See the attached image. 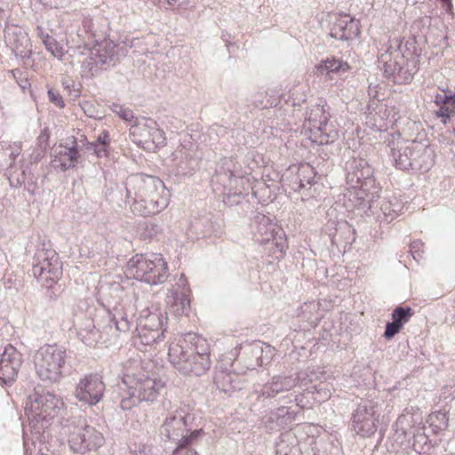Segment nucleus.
<instances>
[{"instance_id": "1", "label": "nucleus", "mask_w": 455, "mask_h": 455, "mask_svg": "<svg viewBox=\"0 0 455 455\" xmlns=\"http://www.w3.org/2000/svg\"><path fill=\"white\" fill-rule=\"evenodd\" d=\"M126 205L134 214L148 216L165 209L169 192L163 180L141 173L129 175L124 182Z\"/></svg>"}, {"instance_id": "2", "label": "nucleus", "mask_w": 455, "mask_h": 455, "mask_svg": "<svg viewBox=\"0 0 455 455\" xmlns=\"http://www.w3.org/2000/svg\"><path fill=\"white\" fill-rule=\"evenodd\" d=\"M171 364L182 375L199 377L211 367L207 340L195 332H188L169 345Z\"/></svg>"}, {"instance_id": "3", "label": "nucleus", "mask_w": 455, "mask_h": 455, "mask_svg": "<svg viewBox=\"0 0 455 455\" xmlns=\"http://www.w3.org/2000/svg\"><path fill=\"white\" fill-rule=\"evenodd\" d=\"M122 383L127 389V396L120 401V408L128 411L140 403H156L165 389L166 383L161 378L147 371L141 362L130 360L123 369Z\"/></svg>"}, {"instance_id": "4", "label": "nucleus", "mask_w": 455, "mask_h": 455, "mask_svg": "<svg viewBox=\"0 0 455 455\" xmlns=\"http://www.w3.org/2000/svg\"><path fill=\"white\" fill-rule=\"evenodd\" d=\"M203 433V428L198 427L196 424L194 409L186 403L171 409L160 427L162 438L177 444L172 455H176L182 449L194 444Z\"/></svg>"}, {"instance_id": "5", "label": "nucleus", "mask_w": 455, "mask_h": 455, "mask_svg": "<svg viewBox=\"0 0 455 455\" xmlns=\"http://www.w3.org/2000/svg\"><path fill=\"white\" fill-rule=\"evenodd\" d=\"M60 435L67 439L70 450L78 454L97 451L105 443L102 433L89 425L83 417H74L61 422Z\"/></svg>"}, {"instance_id": "6", "label": "nucleus", "mask_w": 455, "mask_h": 455, "mask_svg": "<svg viewBox=\"0 0 455 455\" xmlns=\"http://www.w3.org/2000/svg\"><path fill=\"white\" fill-rule=\"evenodd\" d=\"M391 156L395 167L403 171L427 172L435 163L434 149L427 141L397 143L391 148Z\"/></svg>"}, {"instance_id": "7", "label": "nucleus", "mask_w": 455, "mask_h": 455, "mask_svg": "<svg viewBox=\"0 0 455 455\" xmlns=\"http://www.w3.org/2000/svg\"><path fill=\"white\" fill-rule=\"evenodd\" d=\"M67 411L68 407L62 398L44 390H34L28 396L25 406V413L30 423L41 422L42 428H44V422L47 423L55 418H64Z\"/></svg>"}, {"instance_id": "8", "label": "nucleus", "mask_w": 455, "mask_h": 455, "mask_svg": "<svg viewBox=\"0 0 455 455\" xmlns=\"http://www.w3.org/2000/svg\"><path fill=\"white\" fill-rule=\"evenodd\" d=\"M127 274L150 285H157L168 277V264L160 253L136 254L126 265Z\"/></svg>"}, {"instance_id": "9", "label": "nucleus", "mask_w": 455, "mask_h": 455, "mask_svg": "<svg viewBox=\"0 0 455 455\" xmlns=\"http://www.w3.org/2000/svg\"><path fill=\"white\" fill-rule=\"evenodd\" d=\"M66 348L59 345H45L35 355V368L39 379L50 384L60 382L66 365Z\"/></svg>"}, {"instance_id": "10", "label": "nucleus", "mask_w": 455, "mask_h": 455, "mask_svg": "<svg viewBox=\"0 0 455 455\" xmlns=\"http://www.w3.org/2000/svg\"><path fill=\"white\" fill-rule=\"evenodd\" d=\"M347 184L359 188L358 198L375 207V197H379L381 188L375 184L373 170L363 159H354L347 164Z\"/></svg>"}, {"instance_id": "11", "label": "nucleus", "mask_w": 455, "mask_h": 455, "mask_svg": "<svg viewBox=\"0 0 455 455\" xmlns=\"http://www.w3.org/2000/svg\"><path fill=\"white\" fill-rule=\"evenodd\" d=\"M32 274L45 288H52L62 275V265L57 252L42 244L33 259Z\"/></svg>"}, {"instance_id": "12", "label": "nucleus", "mask_w": 455, "mask_h": 455, "mask_svg": "<svg viewBox=\"0 0 455 455\" xmlns=\"http://www.w3.org/2000/svg\"><path fill=\"white\" fill-rule=\"evenodd\" d=\"M324 101L320 100L318 103L308 108L306 114L305 122L313 140L320 145L333 143L339 137L338 132L329 124V108H325Z\"/></svg>"}, {"instance_id": "13", "label": "nucleus", "mask_w": 455, "mask_h": 455, "mask_svg": "<svg viewBox=\"0 0 455 455\" xmlns=\"http://www.w3.org/2000/svg\"><path fill=\"white\" fill-rule=\"evenodd\" d=\"M389 46L379 57V62L383 65L386 76L396 84H408L415 71L404 67V60L401 55L402 42L398 38L389 41Z\"/></svg>"}, {"instance_id": "14", "label": "nucleus", "mask_w": 455, "mask_h": 455, "mask_svg": "<svg viewBox=\"0 0 455 455\" xmlns=\"http://www.w3.org/2000/svg\"><path fill=\"white\" fill-rule=\"evenodd\" d=\"M132 141L144 148H152L164 146L165 136L157 123L148 117H136L129 130Z\"/></svg>"}, {"instance_id": "15", "label": "nucleus", "mask_w": 455, "mask_h": 455, "mask_svg": "<svg viewBox=\"0 0 455 455\" xmlns=\"http://www.w3.org/2000/svg\"><path fill=\"white\" fill-rule=\"evenodd\" d=\"M106 385L98 374H87L79 379L74 389L75 398L90 407L98 404L103 398Z\"/></svg>"}, {"instance_id": "16", "label": "nucleus", "mask_w": 455, "mask_h": 455, "mask_svg": "<svg viewBox=\"0 0 455 455\" xmlns=\"http://www.w3.org/2000/svg\"><path fill=\"white\" fill-rule=\"evenodd\" d=\"M376 405L371 401L360 403L353 414V427L355 431L362 436H371L377 430Z\"/></svg>"}, {"instance_id": "17", "label": "nucleus", "mask_w": 455, "mask_h": 455, "mask_svg": "<svg viewBox=\"0 0 455 455\" xmlns=\"http://www.w3.org/2000/svg\"><path fill=\"white\" fill-rule=\"evenodd\" d=\"M256 221L258 226L254 233V238L259 244L275 240L276 248L279 247L282 250L283 247H288L285 232L280 226L265 215L257 216Z\"/></svg>"}, {"instance_id": "18", "label": "nucleus", "mask_w": 455, "mask_h": 455, "mask_svg": "<svg viewBox=\"0 0 455 455\" xmlns=\"http://www.w3.org/2000/svg\"><path fill=\"white\" fill-rule=\"evenodd\" d=\"M82 155L80 153L77 141L73 139L70 145L60 143L54 147L52 151V164L55 169L66 172L75 168L81 162Z\"/></svg>"}, {"instance_id": "19", "label": "nucleus", "mask_w": 455, "mask_h": 455, "mask_svg": "<svg viewBox=\"0 0 455 455\" xmlns=\"http://www.w3.org/2000/svg\"><path fill=\"white\" fill-rule=\"evenodd\" d=\"M4 38L16 58L23 60L30 58L32 53L30 39L22 28L7 24L4 28Z\"/></svg>"}, {"instance_id": "20", "label": "nucleus", "mask_w": 455, "mask_h": 455, "mask_svg": "<svg viewBox=\"0 0 455 455\" xmlns=\"http://www.w3.org/2000/svg\"><path fill=\"white\" fill-rule=\"evenodd\" d=\"M306 372H299L297 377L274 376L270 382L264 385L261 394L266 397H275L281 392L289 391L296 386L306 387L312 379H307Z\"/></svg>"}, {"instance_id": "21", "label": "nucleus", "mask_w": 455, "mask_h": 455, "mask_svg": "<svg viewBox=\"0 0 455 455\" xmlns=\"http://www.w3.org/2000/svg\"><path fill=\"white\" fill-rule=\"evenodd\" d=\"M21 354L10 346L4 348L0 358V381L10 386L16 379L21 366Z\"/></svg>"}, {"instance_id": "22", "label": "nucleus", "mask_w": 455, "mask_h": 455, "mask_svg": "<svg viewBox=\"0 0 455 455\" xmlns=\"http://www.w3.org/2000/svg\"><path fill=\"white\" fill-rule=\"evenodd\" d=\"M173 174L178 178L191 175L197 168L198 162L184 146H180L171 155Z\"/></svg>"}, {"instance_id": "23", "label": "nucleus", "mask_w": 455, "mask_h": 455, "mask_svg": "<svg viewBox=\"0 0 455 455\" xmlns=\"http://www.w3.org/2000/svg\"><path fill=\"white\" fill-rule=\"evenodd\" d=\"M95 55L100 58V62L104 63L106 68L115 66L122 58L127 54L126 46L115 44L111 40H104L93 46Z\"/></svg>"}, {"instance_id": "24", "label": "nucleus", "mask_w": 455, "mask_h": 455, "mask_svg": "<svg viewBox=\"0 0 455 455\" xmlns=\"http://www.w3.org/2000/svg\"><path fill=\"white\" fill-rule=\"evenodd\" d=\"M135 313V306L131 302L115 306L111 321L114 323L116 331L124 333L129 332L136 325Z\"/></svg>"}, {"instance_id": "25", "label": "nucleus", "mask_w": 455, "mask_h": 455, "mask_svg": "<svg viewBox=\"0 0 455 455\" xmlns=\"http://www.w3.org/2000/svg\"><path fill=\"white\" fill-rule=\"evenodd\" d=\"M360 34L359 21L347 15L337 18L332 23L330 36L341 41H348L357 37Z\"/></svg>"}, {"instance_id": "26", "label": "nucleus", "mask_w": 455, "mask_h": 455, "mask_svg": "<svg viewBox=\"0 0 455 455\" xmlns=\"http://www.w3.org/2000/svg\"><path fill=\"white\" fill-rule=\"evenodd\" d=\"M77 337L88 347H95L99 344L107 345L109 339L104 332L95 328L92 319L85 318L77 324Z\"/></svg>"}, {"instance_id": "27", "label": "nucleus", "mask_w": 455, "mask_h": 455, "mask_svg": "<svg viewBox=\"0 0 455 455\" xmlns=\"http://www.w3.org/2000/svg\"><path fill=\"white\" fill-rule=\"evenodd\" d=\"M190 288L183 291L171 289L166 295V304L171 314L176 316L188 315L190 312Z\"/></svg>"}, {"instance_id": "28", "label": "nucleus", "mask_w": 455, "mask_h": 455, "mask_svg": "<svg viewBox=\"0 0 455 455\" xmlns=\"http://www.w3.org/2000/svg\"><path fill=\"white\" fill-rule=\"evenodd\" d=\"M414 315V311L411 307H396L392 312V322H388L385 327L384 337L387 339L394 338L407 323L411 316Z\"/></svg>"}, {"instance_id": "29", "label": "nucleus", "mask_w": 455, "mask_h": 455, "mask_svg": "<svg viewBox=\"0 0 455 455\" xmlns=\"http://www.w3.org/2000/svg\"><path fill=\"white\" fill-rule=\"evenodd\" d=\"M240 349L243 347H239ZM244 352L251 354L256 358V363H250L246 365L247 370H254L257 366L267 365L270 363L275 348L270 345H265L261 343L247 344L243 347Z\"/></svg>"}, {"instance_id": "30", "label": "nucleus", "mask_w": 455, "mask_h": 455, "mask_svg": "<svg viewBox=\"0 0 455 455\" xmlns=\"http://www.w3.org/2000/svg\"><path fill=\"white\" fill-rule=\"evenodd\" d=\"M375 207L371 208L370 204H367L369 210L372 213H377V210L379 209L387 222H391L403 209V203L395 196L380 198L379 196L375 197Z\"/></svg>"}, {"instance_id": "31", "label": "nucleus", "mask_w": 455, "mask_h": 455, "mask_svg": "<svg viewBox=\"0 0 455 455\" xmlns=\"http://www.w3.org/2000/svg\"><path fill=\"white\" fill-rule=\"evenodd\" d=\"M6 175L12 187L20 188L24 186L28 191H32L35 187L34 174L28 167L21 168L19 171L15 165L9 164Z\"/></svg>"}, {"instance_id": "32", "label": "nucleus", "mask_w": 455, "mask_h": 455, "mask_svg": "<svg viewBox=\"0 0 455 455\" xmlns=\"http://www.w3.org/2000/svg\"><path fill=\"white\" fill-rule=\"evenodd\" d=\"M251 187L245 176H235L229 170V203L239 204L249 195Z\"/></svg>"}, {"instance_id": "33", "label": "nucleus", "mask_w": 455, "mask_h": 455, "mask_svg": "<svg viewBox=\"0 0 455 455\" xmlns=\"http://www.w3.org/2000/svg\"><path fill=\"white\" fill-rule=\"evenodd\" d=\"M93 52V47L91 49L84 48L80 52V54L84 56V59L80 60L82 76L92 77L107 69L104 63L100 62V58Z\"/></svg>"}, {"instance_id": "34", "label": "nucleus", "mask_w": 455, "mask_h": 455, "mask_svg": "<svg viewBox=\"0 0 455 455\" xmlns=\"http://www.w3.org/2000/svg\"><path fill=\"white\" fill-rule=\"evenodd\" d=\"M166 319L167 317L159 308L147 307L140 311L136 323L142 324L143 328L148 327L151 330L156 329L164 332L166 329L164 327V324Z\"/></svg>"}, {"instance_id": "35", "label": "nucleus", "mask_w": 455, "mask_h": 455, "mask_svg": "<svg viewBox=\"0 0 455 455\" xmlns=\"http://www.w3.org/2000/svg\"><path fill=\"white\" fill-rule=\"evenodd\" d=\"M315 68L321 75H326L331 78L332 74L346 72L349 68V65L347 62L331 56L323 60L317 66H315Z\"/></svg>"}, {"instance_id": "36", "label": "nucleus", "mask_w": 455, "mask_h": 455, "mask_svg": "<svg viewBox=\"0 0 455 455\" xmlns=\"http://www.w3.org/2000/svg\"><path fill=\"white\" fill-rule=\"evenodd\" d=\"M135 332L137 333L133 336L135 342L137 339L140 344L145 346H150L155 343H158L162 341L164 338V331H158L156 329L143 328L142 324L137 323L135 325Z\"/></svg>"}, {"instance_id": "37", "label": "nucleus", "mask_w": 455, "mask_h": 455, "mask_svg": "<svg viewBox=\"0 0 455 455\" xmlns=\"http://www.w3.org/2000/svg\"><path fill=\"white\" fill-rule=\"evenodd\" d=\"M315 175L316 172L313 166L308 164H300L298 169V175L292 186V189L294 191H299L301 188L306 187V184H315Z\"/></svg>"}, {"instance_id": "38", "label": "nucleus", "mask_w": 455, "mask_h": 455, "mask_svg": "<svg viewBox=\"0 0 455 455\" xmlns=\"http://www.w3.org/2000/svg\"><path fill=\"white\" fill-rule=\"evenodd\" d=\"M420 54L421 50L418 47L416 37L414 36H410L405 41L404 45H402L401 48V55H403V60L405 61V59H411V61L416 65V63L419 61L418 58ZM415 68L416 66H414L411 69L416 72Z\"/></svg>"}, {"instance_id": "39", "label": "nucleus", "mask_w": 455, "mask_h": 455, "mask_svg": "<svg viewBox=\"0 0 455 455\" xmlns=\"http://www.w3.org/2000/svg\"><path fill=\"white\" fill-rule=\"evenodd\" d=\"M0 149L3 150V154L4 156H8L11 161L10 164H12L14 165L15 159L21 153V143L2 141L0 142Z\"/></svg>"}, {"instance_id": "40", "label": "nucleus", "mask_w": 455, "mask_h": 455, "mask_svg": "<svg viewBox=\"0 0 455 455\" xmlns=\"http://www.w3.org/2000/svg\"><path fill=\"white\" fill-rule=\"evenodd\" d=\"M44 45L46 50L50 52L53 57L58 60H62L66 52L64 47L52 36H49V34L45 35Z\"/></svg>"}, {"instance_id": "41", "label": "nucleus", "mask_w": 455, "mask_h": 455, "mask_svg": "<svg viewBox=\"0 0 455 455\" xmlns=\"http://www.w3.org/2000/svg\"><path fill=\"white\" fill-rule=\"evenodd\" d=\"M162 231V227L155 222V221H148L145 222L142 229L140 233V235L142 239H153L157 236Z\"/></svg>"}, {"instance_id": "42", "label": "nucleus", "mask_w": 455, "mask_h": 455, "mask_svg": "<svg viewBox=\"0 0 455 455\" xmlns=\"http://www.w3.org/2000/svg\"><path fill=\"white\" fill-rule=\"evenodd\" d=\"M81 142H86V149L88 151H92L93 155H95L98 158H101L108 156L109 146L97 144L93 142H87L86 138L84 137Z\"/></svg>"}, {"instance_id": "43", "label": "nucleus", "mask_w": 455, "mask_h": 455, "mask_svg": "<svg viewBox=\"0 0 455 455\" xmlns=\"http://www.w3.org/2000/svg\"><path fill=\"white\" fill-rule=\"evenodd\" d=\"M225 181H226V172H221L220 170H217L215 175L212 177V180L213 191L217 195H220V196L223 195V196H225L226 186L223 184L222 188L218 187L219 184L222 185V182H225ZM223 202H225V197H223Z\"/></svg>"}, {"instance_id": "44", "label": "nucleus", "mask_w": 455, "mask_h": 455, "mask_svg": "<svg viewBox=\"0 0 455 455\" xmlns=\"http://www.w3.org/2000/svg\"><path fill=\"white\" fill-rule=\"evenodd\" d=\"M275 242V240H273V241H269V243H263L262 245L264 246V251L269 256H272L273 258H275L276 259H283V256L285 255V251H286L287 247H283L282 250H280L279 247L276 248L277 244Z\"/></svg>"}, {"instance_id": "45", "label": "nucleus", "mask_w": 455, "mask_h": 455, "mask_svg": "<svg viewBox=\"0 0 455 455\" xmlns=\"http://www.w3.org/2000/svg\"><path fill=\"white\" fill-rule=\"evenodd\" d=\"M455 115V106L451 104L441 105L436 111V116L442 118V123L446 124L451 116Z\"/></svg>"}, {"instance_id": "46", "label": "nucleus", "mask_w": 455, "mask_h": 455, "mask_svg": "<svg viewBox=\"0 0 455 455\" xmlns=\"http://www.w3.org/2000/svg\"><path fill=\"white\" fill-rule=\"evenodd\" d=\"M8 74L10 76H12L18 85L25 91L26 88H28L30 84L26 76H23V72L19 68H14L8 71Z\"/></svg>"}, {"instance_id": "47", "label": "nucleus", "mask_w": 455, "mask_h": 455, "mask_svg": "<svg viewBox=\"0 0 455 455\" xmlns=\"http://www.w3.org/2000/svg\"><path fill=\"white\" fill-rule=\"evenodd\" d=\"M410 252L411 253L412 258L419 262L423 259L424 243L419 240L413 241L410 244Z\"/></svg>"}, {"instance_id": "48", "label": "nucleus", "mask_w": 455, "mask_h": 455, "mask_svg": "<svg viewBox=\"0 0 455 455\" xmlns=\"http://www.w3.org/2000/svg\"><path fill=\"white\" fill-rule=\"evenodd\" d=\"M112 110L116 113L122 119L125 120V121H132L134 116H133V113L132 110L128 109V108H123L122 106L120 105H117V104H114L113 105V108H112Z\"/></svg>"}, {"instance_id": "49", "label": "nucleus", "mask_w": 455, "mask_h": 455, "mask_svg": "<svg viewBox=\"0 0 455 455\" xmlns=\"http://www.w3.org/2000/svg\"><path fill=\"white\" fill-rule=\"evenodd\" d=\"M228 376V373L223 369H218L215 371L214 375V383L218 387V388L223 390L226 392V377Z\"/></svg>"}, {"instance_id": "50", "label": "nucleus", "mask_w": 455, "mask_h": 455, "mask_svg": "<svg viewBox=\"0 0 455 455\" xmlns=\"http://www.w3.org/2000/svg\"><path fill=\"white\" fill-rule=\"evenodd\" d=\"M47 95L50 102L54 104L56 107L60 108H63L65 107L63 98L59 93V92L54 91L53 89H49L47 92Z\"/></svg>"}, {"instance_id": "51", "label": "nucleus", "mask_w": 455, "mask_h": 455, "mask_svg": "<svg viewBox=\"0 0 455 455\" xmlns=\"http://www.w3.org/2000/svg\"><path fill=\"white\" fill-rule=\"evenodd\" d=\"M80 107L87 116L97 118V111L92 103H91L90 101H83L80 104Z\"/></svg>"}, {"instance_id": "52", "label": "nucleus", "mask_w": 455, "mask_h": 455, "mask_svg": "<svg viewBox=\"0 0 455 455\" xmlns=\"http://www.w3.org/2000/svg\"><path fill=\"white\" fill-rule=\"evenodd\" d=\"M63 86L65 90H67L69 95L73 98H77L80 96V91L76 88V84L72 81H65L63 82Z\"/></svg>"}, {"instance_id": "53", "label": "nucleus", "mask_w": 455, "mask_h": 455, "mask_svg": "<svg viewBox=\"0 0 455 455\" xmlns=\"http://www.w3.org/2000/svg\"><path fill=\"white\" fill-rule=\"evenodd\" d=\"M283 400H285L284 403H291V402H295L298 407H299V408H303L304 407L301 404L302 403V400H303V397H302L301 395H294L293 394L291 393L288 395L284 396Z\"/></svg>"}, {"instance_id": "54", "label": "nucleus", "mask_w": 455, "mask_h": 455, "mask_svg": "<svg viewBox=\"0 0 455 455\" xmlns=\"http://www.w3.org/2000/svg\"><path fill=\"white\" fill-rule=\"evenodd\" d=\"M109 134L107 131H103L93 143L109 146Z\"/></svg>"}, {"instance_id": "55", "label": "nucleus", "mask_w": 455, "mask_h": 455, "mask_svg": "<svg viewBox=\"0 0 455 455\" xmlns=\"http://www.w3.org/2000/svg\"><path fill=\"white\" fill-rule=\"evenodd\" d=\"M176 286L177 287H175V288L173 287L172 289L178 290V291H183L185 288H189L188 286V280H187V278H186L184 274L180 275V276L179 278V281L176 283Z\"/></svg>"}, {"instance_id": "56", "label": "nucleus", "mask_w": 455, "mask_h": 455, "mask_svg": "<svg viewBox=\"0 0 455 455\" xmlns=\"http://www.w3.org/2000/svg\"><path fill=\"white\" fill-rule=\"evenodd\" d=\"M278 411H279V415L288 416L289 419H295V414L296 413L294 411H290V409L286 408L285 406H283L282 408H279Z\"/></svg>"}, {"instance_id": "57", "label": "nucleus", "mask_w": 455, "mask_h": 455, "mask_svg": "<svg viewBox=\"0 0 455 455\" xmlns=\"http://www.w3.org/2000/svg\"><path fill=\"white\" fill-rule=\"evenodd\" d=\"M450 95H446V94H437L436 97H435V102L437 104H442V105H445V104H451V99L449 98Z\"/></svg>"}, {"instance_id": "58", "label": "nucleus", "mask_w": 455, "mask_h": 455, "mask_svg": "<svg viewBox=\"0 0 455 455\" xmlns=\"http://www.w3.org/2000/svg\"><path fill=\"white\" fill-rule=\"evenodd\" d=\"M443 3V7L445 8L447 13L453 14L452 12V3L451 0H440Z\"/></svg>"}, {"instance_id": "59", "label": "nucleus", "mask_w": 455, "mask_h": 455, "mask_svg": "<svg viewBox=\"0 0 455 455\" xmlns=\"http://www.w3.org/2000/svg\"><path fill=\"white\" fill-rule=\"evenodd\" d=\"M92 20H84L83 21V27H84V30H85V32H90V33H92V30H91V27H92Z\"/></svg>"}, {"instance_id": "60", "label": "nucleus", "mask_w": 455, "mask_h": 455, "mask_svg": "<svg viewBox=\"0 0 455 455\" xmlns=\"http://www.w3.org/2000/svg\"><path fill=\"white\" fill-rule=\"evenodd\" d=\"M304 307H305V308L303 309L304 311H307V309H310V310H311V309H315V308H318V307H319V304H318V303H315V302H314V301H312V302H310V303H308V304H307V303H306V304L304 305Z\"/></svg>"}, {"instance_id": "61", "label": "nucleus", "mask_w": 455, "mask_h": 455, "mask_svg": "<svg viewBox=\"0 0 455 455\" xmlns=\"http://www.w3.org/2000/svg\"><path fill=\"white\" fill-rule=\"evenodd\" d=\"M169 4H177L179 6L183 5L187 3V0H166Z\"/></svg>"}, {"instance_id": "62", "label": "nucleus", "mask_w": 455, "mask_h": 455, "mask_svg": "<svg viewBox=\"0 0 455 455\" xmlns=\"http://www.w3.org/2000/svg\"><path fill=\"white\" fill-rule=\"evenodd\" d=\"M37 31H38V36H40L43 43L44 44V38H45V35L47 33H44V29L41 27H37Z\"/></svg>"}, {"instance_id": "63", "label": "nucleus", "mask_w": 455, "mask_h": 455, "mask_svg": "<svg viewBox=\"0 0 455 455\" xmlns=\"http://www.w3.org/2000/svg\"><path fill=\"white\" fill-rule=\"evenodd\" d=\"M182 455H199L196 451L192 450V449H188L186 450Z\"/></svg>"}, {"instance_id": "64", "label": "nucleus", "mask_w": 455, "mask_h": 455, "mask_svg": "<svg viewBox=\"0 0 455 455\" xmlns=\"http://www.w3.org/2000/svg\"><path fill=\"white\" fill-rule=\"evenodd\" d=\"M449 98L451 99V104L455 106V94L450 95Z\"/></svg>"}]
</instances>
